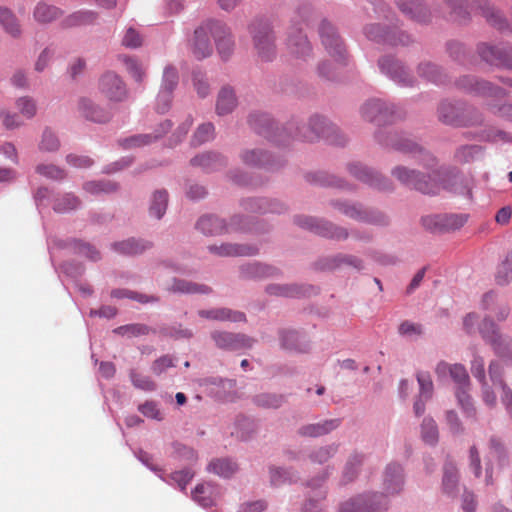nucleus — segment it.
I'll return each instance as SVG.
<instances>
[{
    "mask_svg": "<svg viewBox=\"0 0 512 512\" xmlns=\"http://www.w3.org/2000/svg\"><path fill=\"white\" fill-rule=\"evenodd\" d=\"M375 139L384 147L412 155L417 164V167L404 164L394 166L390 173L395 180L424 194L438 192L441 172L437 159L430 152L406 135L393 130H378Z\"/></svg>",
    "mask_w": 512,
    "mask_h": 512,
    "instance_id": "nucleus-1",
    "label": "nucleus"
},
{
    "mask_svg": "<svg viewBox=\"0 0 512 512\" xmlns=\"http://www.w3.org/2000/svg\"><path fill=\"white\" fill-rule=\"evenodd\" d=\"M435 374L440 381H444L448 377L453 380L456 384V397L459 405L467 415L473 416L475 410L472 398L469 395L471 381L465 366L460 363L450 364L440 361L435 367Z\"/></svg>",
    "mask_w": 512,
    "mask_h": 512,
    "instance_id": "nucleus-2",
    "label": "nucleus"
},
{
    "mask_svg": "<svg viewBox=\"0 0 512 512\" xmlns=\"http://www.w3.org/2000/svg\"><path fill=\"white\" fill-rule=\"evenodd\" d=\"M253 49L261 62H272L277 56L276 35L269 19L255 18L248 24Z\"/></svg>",
    "mask_w": 512,
    "mask_h": 512,
    "instance_id": "nucleus-3",
    "label": "nucleus"
},
{
    "mask_svg": "<svg viewBox=\"0 0 512 512\" xmlns=\"http://www.w3.org/2000/svg\"><path fill=\"white\" fill-rule=\"evenodd\" d=\"M438 119L456 127L475 126L483 122L482 115L472 107L461 102L443 101L438 107Z\"/></svg>",
    "mask_w": 512,
    "mask_h": 512,
    "instance_id": "nucleus-4",
    "label": "nucleus"
},
{
    "mask_svg": "<svg viewBox=\"0 0 512 512\" xmlns=\"http://www.w3.org/2000/svg\"><path fill=\"white\" fill-rule=\"evenodd\" d=\"M330 205L344 216L359 222L375 225H387L389 222L384 213L374 209H366L359 203L347 200H332Z\"/></svg>",
    "mask_w": 512,
    "mask_h": 512,
    "instance_id": "nucleus-5",
    "label": "nucleus"
},
{
    "mask_svg": "<svg viewBox=\"0 0 512 512\" xmlns=\"http://www.w3.org/2000/svg\"><path fill=\"white\" fill-rule=\"evenodd\" d=\"M360 115L364 121L386 125L400 118V110L393 103L381 99H370L360 107Z\"/></svg>",
    "mask_w": 512,
    "mask_h": 512,
    "instance_id": "nucleus-6",
    "label": "nucleus"
},
{
    "mask_svg": "<svg viewBox=\"0 0 512 512\" xmlns=\"http://www.w3.org/2000/svg\"><path fill=\"white\" fill-rule=\"evenodd\" d=\"M364 34L370 41L388 45H408L412 39L404 31L398 29L397 23H373L364 27Z\"/></svg>",
    "mask_w": 512,
    "mask_h": 512,
    "instance_id": "nucleus-7",
    "label": "nucleus"
},
{
    "mask_svg": "<svg viewBox=\"0 0 512 512\" xmlns=\"http://www.w3.org/2000/svg\"><path fill=\"white\" fill-rule=\"evenodd\" d=\"M388 499L380 492H371L351 497L340 503L339 512H386Z\"/></svg>",
    "mask_w": 512,
    "mask_h": 512,
    "instance_id": "nucleus-8",
    "label": "nucleus"
},
{
    "mask_svg": "<svg viewBox=\"0 0 512 512\" xmlns=\"http://www.w3.org/2000/svg\"><path fill=\"white\" fill-rule=\"evenodd\" d=\"M339 129L330 123L325 117L312 116L306 123L298 127L297 136L304 141L313 142L320 137H325L335 144H342L344 137L341 141L332 139L333 136H338Z\"/></svg>",
    "mask_w": 512,
    "mask_h": 512,
    "instance_id": "nucleus-9",
    "label": "nucleus"
},
{
    "mask_svg": "<svg viewBox=\"0 0 512 512\" xmlns=\"http://www.w3.org/2000/svg\"><path fill=\"white\" fill-rule=\"evenodd\" d=\"M196 228L205 235H221L233 231H249L246 218L236 215L233 216L229 224L215 215L202 216L196 224Z\"/></svg>",
    "mask_w": 512,
    "mask_h": 512,
    "instance_id": "nucleus-10",
    "label": "nucleus"
},
{
    "mask_svg": "<svg viewBox=\"0 0 512 512\" xmlns=\"http://www.w3.org/2000/svg\"><path fill=\"white\" fill-rule=\"evenodd\" d=\"M214 24V19L204 21L195 29L189 42V49L198 60L207 58L213 53V44L210 38H214Z\"/></svg>",
    "mask_w": 512,
    "mask_h": 512,
    "instance_id": "nucleus-11",
    "label": "nucleus"
},
{
    "mask_svg": "<svg viewBox=\"0 0 512 512\" xmlns=\"http://www.w3.org/2000/svg\"><path fill=\"white\" fill-rule=\"evenodd\" d=\"M319 34L322 44L327 50L328 54L333 57L334 62L338 65L346 63V49L342 40L338 36L335 27L328 21H322L319 27Z\"/></svg>",
    "mask_w": 512,
    "mask_h": 512,
    "instance_id": "nucleus-12",
    "label": "nucleus"
},
{
    "mask_svg": "<svg viewBox=\"0 0 512 512\" xmlns=\"http://www.w3.org/2000/svg\"><path fill=\"white\" fill-rule=\"evenodd\" d=\"M347 170L354 178L373 188L382 191H390L393 189V185L388 178L359 162L348 163Z\"/></svg>",
    "mask_w": 512,
    "mask_h": 512,
    "instance_id": "nucleus-13",
    "label": "nucleus"
},
{
    "mask_svg": "<svg viewBox=\"0 0 512 512\" xmlns=\"http://www.w3.org/2000/svg\"><path fill=\"white\" fill-rule=\"evenodd\" d=\"M295 223L303 228L314 230L316 233L336 239L345 240L349 236L346 228L335 225L328 221L318 220L312 217L297 216L294 219Z\"/></svg>",
    "mask_w": 512,
    "mask_h": 512,
    "instance_id": "nucleus-14",
    "label": "nucleus"
},
{
    "mask_svg": "<svg viewBox=\"0 0 512 512\" xmlns=\"http://www.w3.org/2000/svg\"><path fill=\"white\" fill-rule=\"evenodd\" d=\"M98 89L110 102H122L128 97L126 84L118 74L112 71H108L100 77Z\"/></svg>",
    "mask_w": 512,
    "mask_h": 512,
    "instance_id": "nucleus-15",
    "label": "nucleus"
},
{
    "mask_svg": "<svg viewBox=\"0 0 512 512\" xmlns=\"http://www.w3.org/2000/svg\"><path fill=\"white\" fill-rule=\"evenodd\" d=\"M211 338L217 348L228 351H238L251 348L255 340L242 333H232L228 331H213Z\"/></svg>",
    "mask_w": 512,
    "mask_h": 512,
    "instance_id": "nucleus-16",
    "label": "nucleus"
},
{
    "mask_svg": "<svg viewBox=\"0 0 512 512\" xmlns=\"http://www.w3.org/2000/svg\"><path fill=\"white\" fill-rule=\"evenodd\" d=\"M457 86L464 91L476 96L504 98L505 91L497 86L492 85L490 82L478 80L474 76H463L457 81Z\"/></svg>",
    "mask_w": 512,
    "mask_h": 512,
    "instance_id": "nucleus-17",
    "label": "nucleus"
},
{
    "mask_svg": "<svg viewBox=\"0 0 512 512\" xmlns=\"http://www.w3.org/2000/svg\"><path fill=\"white\" fill-rule=\"evenodd\" d=\"M380 71L401 86H412L414 77L406 67L392 56L381 57L378 61Z\"/></svg>",
    "mask_w": 512,
    "mask_h": 512,
    "instance_id": "nucleus-18",
    "label": "nucleus"
},
{
    "mask_svg": "<svg viewBox=\"0 0 512 512\" xmlns=\"http://www.w3.org/2000/svg\"><path fill=\"white\" fill-rule=\"evenodd\" d=\"M404 483L405 478L403 467L395 462L389 463L383 472V494L386 495V497L399 494L403 490Z\"/></svg>",
    "mask_w": 512,
    "mask_h": 512,
    "instance_id": "nucleus-19",
    "label": "nucleus"
},
{
    "mask_svg": "<svg viewBox=\"0 0 512 512\" xmlns=\"http://www.w3.org/2000/svg\"><path fill=\"white\" fill-rule=\"evenodd\" d=\"M240 159L248 167L276 169L282 162L273 159L271 154L262 148H248L240 153Z\"/></svg>",
    "mask_w": 512,
    "mask_h": 512,
    "instance_id": "nucleus-20",
    "label": "nucleus"
},
{
    "mask_svg": "<svg viewBox=\"0 0 512 512\" xmlns=\"http://www.w3.org/2000/svg\"><path fill=\"white\" fill-rule=\"evenodd\" d=\"M239 274L242 279L246 280H264L279 277L281 270L275 266L254 261L242 264L239 267Z\"/></svg>",
    "mask_w": 512,
    "mask_h": 512,
    "instance_id": "nucleus-21",
    "label": "nucleus"
},
{
    "mask_svg": "<svg viewBox=\"0 0 512 512\" xmlns=\"http://www.w3.org/2000/svg\"><path fill=\"white\" fill-rule=\"evenodd\" d=\"M480 57L487 63L512 69V47H498L482 43L478 46Z\"/></svg>",
    "mask_w": 512,
    "mask_h": 512,
    "instance_id": "nucleus-22",
    "label": "nucleus"
},
{
    "mask_svg": "<svg viewBox=\"0 0 512 512\" xmlns=\"http://www.w3.org/2000/svg\"><path fill=\"white\" fill-rule=\"evenodd\" d=\"M214 42L220 57L228 59L235 48V41L230 27L222 21L215 20Z\"/></svg>",
    "mask_w": 512,
    "mask_h": 512,
    "instance_id": "nucleus-23",
    "label": "nucleus"
},
{
    "mask_svg": "<svg viewBox=\"0 0 512 512\" xmlns=\"http://www.w3.org/2000/svg\"><path fill=\"white\" fill-rule=\"evenodd\" d=\"M341 425L339 418L324 419L315 423H306L297 430V435L302 438H319L335 431Z\"/></svg>",
    "mask_w": 512,
    "mask_h": 512,
    "instance_id": "nucleus-24",
    "label": "nucleus"
},
{
    "mask_svg": "<svg viewBox=\"0 0 512 512\" xmlns=\"http://www.w3.org/2000/svg\"><path fill=\"white\" fill-rule=\"evenodd\" d=\"M208 250L220 257L254 256L259 253V247L255 244L221 243L210 245Z\"/></svg>",
    "mask_w": 512,
    "mask_h": 512,
    "instance_id": "nucleus-25",
    "label": "nucleus"
},
{
    "mask_svg": "<svg viewBox=\"0 0 512 512\" xmlns=\"http://www.w3.org/2000/svg\"><path fill=\"white\" fill-rule=\"evenodd\" d=\"M78 111L83 118L94 123H106L111 118L108 110L87 97L78 101Z\"/></svg>",
    "mask_w": 512,
    "mask_h": 512,
    "instance_id": "nucleus-26",
    "label": "nucleus"
},
{
    "mask_svg": "<svg viewBox=\"0 0 512 512\" xmlns=\"http://www.w3.org/2000/svg\"><path fill=\"white\" fill-rule=\"evenodd\" d=\"M242 205L245 210L259 214H282L287 211L286 205L275 199H247Z\"/></svg>",
    "mask_w": 512,
    "mask_h": 512,
    "instance_id": "nucleus-27",
    "label": "nucleus"
},
{
    "mask_svg": "<svg viewBox=\"0 0 512 512\" xmlns=\"http://www.w3.org/2000/svg\"><path fill=\"white\" fill-rule=\"evenodd\" d=\"M398 9L410 19L427 22L431 13L424 0H395Z\"/></svg>",
    "mask_w": 512,
    "mask_h": 512,
    "instance_id": "nucleus-28",
    "label": "nucleus"
},
{
    "mask_svg": "<svg viewBox=\"0 0 512 512\" xmlns=\"http://www.w3.org/2000/svg\"><path fill=\"white\" fill-rule=\"evenodd\" d=\"M286 45L289 52L298 58H306L312 51V47L307 36L301 29L296 27H292L289 30Z\"/></svg>",
    "mask_w": 512,
    "mask_h": 512,
    "instance_id": "nucleus-29",
    "label": "nucleus"
},
{
    "mask_svg": "<svg viewBox=\"0 0 512 512\" xmlns=\"http://www.w3.org/2000/svg\"><path fill=\"white\" fill-rule=\"evenodd\" d=\"M278 336L280 346L284 350L298 353H305L309 350L305 337L296 330L283 328L278 331Z\"/></svg>",
    "mask_w": 512,
    "mask_h": 512,
    "instance_id": "nucleus-30",
    "label": "nucleus"
},
{
    "mask_svg": "<svg viewBox=\"0 0 512 512\" xmlns=\"http://www.w3.org/2000/svg\"><path fill=\"white\" fill-rule=\"evenodd\" d=\"M170 128L171 122L165 120L164 122L160 123L159 128L155 131L154 134L134 135L122 140L121 145L125 148H136L149 145L152 142H155L158 139H160L163 135H165L170 130Z\"/></svg>",
    "mask_w": 512,
    "mask_h": 512,
    "instance_id": "nucleus-31",
    "label": "nucleus"
},
{
    "mask_svg": "<svg viewBox=\"0 0 512 512\" xmlns=\"http://www.w3.org/2000/svg\"><path fill=\"white\" fill-rule=\"evenodd\" d=\"M488 373L493 384L502 389V402L506 406L507 411L512 415V391L503 381L502 365L496 360L491 361L488 367Z\"/></svg>",
    "mask_w": 512,
    "mask_h": 512,
    "instance_id": "nucleus-32",
    "label": "nucleus"
},
{
    "mask_svg": "<svg viewBox=\"0 0 512 512\" xmlns=\"http://www.w3.org/2000/svg\"><path fill=\"white\" fill-rule=\"evenodd\" d=\"M366 460V455L362 452H352L343 467L340 483L342 485L349 484L355 481L361 471V468Z\"/></svg>",
    "mask_w": 512,
    "mask_h": 512,
    "instance_id": "nucleus-33",
    "label": "nucleus"
},
{
    "mask_svg": "<svg viewBox=\"0 0 512 512\" xmlns=\"http://www.w3.org/2000/svg\"><path fill=\"white\" fill-rule=\"evenodd\" d=\"M201 318L213 321L245 322L246 316L241 311H235L226 307L202 309L198 311Z\"/></svg>",
    "mask_w": 512,
    "mask_h": 512,
    "instance_id": "nucleus-34",
    "label": "nucleus"
},
{
    "mask_svg": "<svg viewBox=\"0 0 512 512\" xmlns=\"http://www.w3.org/2000/svg\"><path fill=\"white\" fill-rule=\"evenodd\" d=\"M219 489L211 483H200L192 490V499L202 507H212L219 497Z\"/></svg>",
    "mask_w": 512,
    "mask_h": 512,
    "instance_id": "nucleus-35",
    "label": "nucleus"
},
{
    "mask_svg": "<svg viewBox=\"0 0 512 512\" xmlns=\"http://www.w3.org/2000/svg\"><path fill=\"white\" fill-rule=\"evenodd\" d=\"M190 163L194 167H200L207 172H211L223 168L227 161L225 157L219 153L204 152L193 157Z\"/></svg>",
    "mask_w": 512,
    "mask_h": 512,
    "instance_id": "nucleus-36",
    "label": "nucleus"
},
{
    "mask_svg": "<svg viewBox=\"0 0 512 512\" xmlns=\"http://www.w3.org/2000/svg\"><path fill=\"white\" fill-rule=\"evenodd\" d=\"M238 105L236 93L232 87L224 86L218 93L216 101V113L225 116L232 113Z\"/></svg>",
    "mask_w": 512,
    "mask_h": 512,
    "instance_id": "nucleus-37",
    "label": "nucleus"
},
{
    "mask_svg": "<svg viewBox=\"0 0 512 512\" xmlns=\"http://www.w3.org/2000/svg\"><path fill=\"white\" fill-rule=\"evenodd\" d=\"M63 15V11L45 1L38 2L33 9V18L39 24H49Z\"/></svg>",
    "mask_w": 512,
    "mask_h": 512,
    "instance_id": "nucleus-38",
    "label": "nucleus"
},
{
    "mask_svg": "<svg viewBox=\"0 0 512 512\" xmlns=\"http://www.w3.org/2000/svg\"><path fill=\"white\" fill-rule=\"evenodd\" d=\"M113 249L124 255H138L152 247V242L144 239L129 238L112 245Z\"/></svg>",
    "mask_w": 512,
    "mask_h": 512,
    "instance_id": "nucleus-39",
    "label": "nucleus"
},
{
    "mask_svg": "<svg viewBox=\"0 0 512 512\" xmlns=\"http://www.w3.org/2000/svg\"><path fill=\"white\" fill-rule=\"evenodd\" d=\"M459 484V473L456 465L451 462H445L443 466L442 491L448 496H455Z\"/></svg>",
    "mask_w": 512,
    "mask_h": 512,
    "instance_id": "nucleus-40",
    "label": "nucleus"
},
{
    "mask_svg": "<svg viewBox=\"0 0 512 512\" xmlns=\"http://www.w3.org/2000/svg\"><path fill=\"white\" fill-rule=\"evenodd\" d=\"M96 18V13L91 10H79L66 16L60 25L64 29L75 28L90 25L95 22Z\"/></svg>",
    "mask_w": 512,
    "mask_h": 512,
    "instance_id": "nucleus-41",
    "label": "nucleus"
},
{
    "mask_svg": "<svg viewBox=\"0 0 512 512\" xmlns=\"http://www.w3.org/2000/svg\"><path fill=\"white\" fill-rule=\"evenodd\" d=\"M207 471L219 477L230 478L238 471V465L230 458H216L210 461Z\"/></svg>",
    "mask_w": 512,
    "mask_h": 512,
    "instance_id": "nucleus-42",
    "label": "nucleus"
},
{
    "mask_svg": "<svg viewBox=\"0 0 512 512\" xmlns=\"http://www.w3.org/2000/svg\"><path fill=\"white\" fill-rule=\"evenodd\" d=\"M169 196L166 190H156L150 199L149 215L157 220L163 218L168 207Z\"/></svg>",
    "mask_w": 512,
    "mask_h": 512,
    "instance_id": "nucleus-43",
    "label": "nucleus"
},
{
    "mask_svg": "<svg viewBox=\"0 0 512 512\" xmlns=\"http://www.w3.org/2000/svg\"><path fill=\"white\" fill-rule=\"evenodd\" d=\"M369 17H375L376 19H383L389 23H397L399 20L392 12L388 4L383 0H370L369 6L366 8Z\"/></svg>",
    "mask_w": 512,
    "mask_h": 512,
    "instance_id": "nucleus-44",
    "label": "nucleus"
},
{
    "mask_svg": "<svg viewBox=\"0 0 512 512\" xmlns=\"http://www.w3.org/2000/svg\"><path fill=\"white\" fill-rule=\"evenodd\" d=\"M0 25L4 31L13 38L22 34L21 26L14 13L7 7L0 5Z\"/></svg>",
    "mask_w": 512,
    "mask_h": 512,
    "instance_id": "nucleus-45",
    "label": "nucleus"
},
{
    "mask_svg": "<svg viewBox=\"0 0 512 512\" xmlns=\"http://www.w3.org/2000/svg\"><path fill=\"white\" fill-rule=\"evenodd\" d=\"M170 291L184 294H209L212 289L204 284H198L185 279H174Z\"/></svg>",
    "mask_w": 512,
    "mask_h": 512,
    "instance_id": "nucleus-46",
    "label": "nucleus"
},
{
    "mask_svg": "<svg viewBox=\"0 0 512 512\" xmlns=\"http://www.w3.org/2000/svg\"><path fill=\"white\" fill-rule=\"evenodd\" d=\"M342 266H350L356 270H362L364 268L363 261L360 258L348 254H338L329 257L325 260L323 265V267L327 269H335Z\"/></svg>",
    "mask_w": 512,
    "mask_h": 512,
    "instance_id": "nucleus-47",
    "label": "nucleus"
},
{
    "mask_svg": "<svg viewBox=\"0 0 512 512\" xmlns=\"http://www.w3.org/2000/svg\"><path fill=\"white\" fill-rule=\"evenodd\" d=\"M248 124L257 133L268 136L267 133L272 129L274 121L271 116L265 112L253 111L248 116Z\"/></svg>",
    "mask_w": 512,
    "mask_h": 512,
    "instance_id": "nucleus-48",
    "label": "nucleus"
},
{
    "mask_svg": "<svg viewBox=\"0 0 512 512\" xmlns=\"http://www.w3.org/2000/svg\"><path fill=\"white\" fill-rule=\"evenodd\" d=\"M118 189L119 184L111 180H93L83 184V190L95 196L115 193Z\"/></svg>",
    "mask_w": 512,
    "mask_h": 512,
    "instance_id": "nucleus-49",
    "label": "nucleus"
},
{
    "mask_svg": "<svg viewBox=\"0 0 512 512\" xmlns=\"http://www.w3.org/2000/svg\"><path fill=\"white\" fill-rule=\"evenodd\" d=\"M270 483L272 486L279 487L286 483H293L298 479L297 472L291 468L269 467Z\"/></svg>",
    "mask_w": 512,
    "mask_h": 512,
    "instance_id": "nucleus-50",
    "label": "nucleus"
},
{
    "mask_svg": "<svg viewBox=\"0 0 512 512\" xmlns=\"http://www.w3.org/2000/svg\"><path fill=\"white\" fill-rule=\"evenodd\" d=\"M265 292L270 296L276 297H297L303 294V288L297 284H269L265 287Z\"/></svg>",
    "mask_w": 512,
    "mask_h": 512,
    "instance_id": "nucleus-51",
    "label": "nucleus"
},
{
    "mask_svg": "<svg viewBox=\"0 0 512 512\" xmlns=\"http://www.w3.org/2000/svg\"><path fill=\"white\" fill-rule=\"evenodd\" d=\"M338 448V444L335 443L317 446L310 451L308 458L312 463L321 465L333 458L338 452Z\"/></svg>",
    "mask_w": 512,
    "mask_h": 512,
    "instance_id": "nucleus-52",
    "label": "nucleus"
},
{
    "mask_svg": "<svg viewBox=\"0 0 512 512\" xmlns=\"http://www.w3.org/2000/svg\"><path fill=\"white\" fill-rule=\"evenodd\" d=\"M61 142L58 135L49 127H46L38 143L39 151L43 153H55L60 149Z\"/></svg>",
    "mask_w": 512,
    "mask_h": 512,
    "instance_id": "nucleus-53",
    "label": "nucleus"
},
{
    "mask_svg": "<svg viewBox=\"0 0 512 512\" xmlns=\"http://www.w3.org/2000/svg\"><path fill=\"white\" fill-rule=\"evenodd\" d=\"M477 8L481 11L482 15L492 25L502 29L505 27V21L502 18L500 12L491 6L486 0H477L475 2Z\"/></svg>",
    "mask_w": 512,
    "mask_h": 512,
    "instance_id": "nucleus-54",
    "label": "nucleus"
},
{
    "mask_svg": "<svg viewBox=\"0 0 512 512\" xmlns=\"http://www.w3.org/2000/svg\"><path fill=\"white\" fill-rule=\"evenodd\" d=\"M215 137V126L211 122H206L197 127L192 138L191 144L193 146H200L208 141L213 140Z\"/></svg>",
    "mask_w": 512,
    "mask_h": 512,
    "instance_id": "nucleus-55",
    "label": "nucleus"
},
{
    "mask_svg": "<svg viewBox=\"0 0 512 512\" xmlns=\"http://www.w3.org/2000/svg\"><path fill=\"white\" fill-rule=\"evenodd\" d=\"M159 477L170 485H177L181 491H184L187 485L194 477L190 469H184L171 473L167 478L159 474Z\"/></svg>",
    "mask_w": 512,
    "mask_h": 512,
    "instance_id": "nucleus-56",
    "label": "nucleus"
},
{
    "mask_svg": "<svg viewBox=\"0 0 512 512\" xmlns=\"http://www.w3.org/2000/svg\"><path fill=\"white\" fill-rule=\"evenodd\" d=\"M80 204L81 201L77 196L71 193H66L55 199L53 209L58 213H67L77 209Z\"/></svg>",
    "mask_w": 512,
    "mask_h": 512,
    "instance_id": "nucleus-57",
    "label": "nucleus"
},
{
    "mask_svg": "<svg viewBox=\"0 0 512 512\" xmlns=\"http://www.w3.org/2000/svg\"><path fill=\"white\" fill-rule=\"evenodd\" d=\"M422 440L429 445H435L438 442L439 431L435 420L431 417L423 419L421 424Z\"/></svg>",
    "mask_w": 512,
    "mask_h": 512,
    "instance_id": "nucleus-58",
    "label": "nucleus"
},
{
    "mask_svg": "<svg viewBox=\"0 0 512 512\" xmlns=\"http://www.w3.org/2000/svg\"><path fill=\"white\" fill-rule=\"evenodd\" d=\"M450 10L451 17L458 22H464L468 19L467 0H442Z\"/></svg>",
    "mask_w": 512,
    "mask_h": 512,
    "instance_id": "nucleus-59",
    "label": "nucleus"
},
{
    "mask_svg": "<svg viewBox=\"0 0 512 512\" xmlns=\"http://www.w3.org/2000/svg\"><path fill=\"white\" fill-rule=\"evenodd\" d=\"M418 74L420 77L427 79L428 81L434 83H442L444 79V75L441 69L431 63V62H422L418 65Z\"/></svg>",
    "mask_w": 512,
    "mask_h": 512,
    "instance_id": "nucleus-60",
    "label": "nucleus"
},
{
    "mask_svg": "<svg viewBox=\"0 0 512 512\" xmlns=\"http://www.w3.org/2000/svg\"><path fill=\"white\" fill-rule=\"evenodd\" d=\"M256 431V425L253 420L246 417H239L235 424V431L232 432L240 440H248Z\"/></svg>",
    "mask_w": 512,
    "mask_h": 512,
    "instance_id": "nucleus-61",
    "label": "nucleus"
},
{
    "mask_svg": "<svg viewBox=\"0 0 512 512\" xmlns=\"http://www.w3.org/2000/svg\"><path fill=\"white\" fill-rule=\"evenodd\" d=\"M496 355L508 357L512 354V339L502 334L497 335L488 342Z\"/></svg>",
    "mask_w": 512,
    "mask_h": 512,
    "instance_id": "nucleus-62",
    "label": "nucleus"
},
{
    "mask_svg": "<svg viewBox=\"0 0 512 512\" xmlns=\"http://www.w3.org/2000/svg\"><path fill=\"white\" fill-rule=\"evenodd\" d=\"M285 402V397L280 394L261 393L254 397V403L263 408H279Z\"/></svg>",
    "mask_w": 512,
    "mask_h": 512,
    "instance_id": "nucleus-63",
    "label": "nucleus"
},
{
    "mask_svg": "<svg viewBox=\"0 0 512 512\" xmlns=\"http://www.w3.org/2000/svg\"><path fill=\"white\" fill-rule=\"evenodd\" d=\"M512 280V252H509L499 265L496 281L499 285H506Z\"/></svg>",
    "mask_w": 512,
    "mask_h": 512,
    "instance_id": "nucleus-64",
    "label": "nucleus"
}]
</instances>
